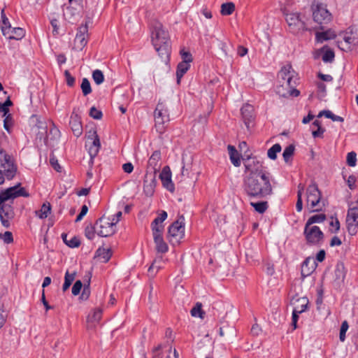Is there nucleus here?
I'll use <instances>...</instances> for the list:
<instances>
[{"mask_svg": "<svg viewBox=\"0 0 358 358\" xmlns=\"http://www.w3.org/2000/svg\"><path fill=\"white\" fill-rule=\"evenodd\" d=\"M243 188L250 197L265 198L273 194L271 175L263 171H252L244 180Z\"/></svg>", "mask_w": 358, "mask_h": 358, "instance_id": "1", "label": "nucleus"}, {"mask_svg": "<svg viewBox=\"0 0 358 358\" xmlns=\"http://www.w3.org/2000/svg\"><path fill=\"white\" fill-rule=\"evenodd\" d=\"M169 35L163 26L158 23L152 32V42L155 50L162 57H168L170 52Z\"/></svg>", "mask_w": 358, "mask_h": 358, "instance_id": "2", "label": "nucleus"}, {"mask_svg": "<svg viewBox=\"0 0 358 358\" xmlns=\"http://www.w3.org/2000/svg\"><path fill=\"white\" fill-rule=\"evenodd\" d=\"M6 140V135L2 134L0 137V185L4 182L3 172L7 179L10 180L15 176L17 171L10 156L6 154V151L1 148V144Z\"/></svg>", "mask_w": 358, "mask_h": 358, "instance_id": "3", "label": "nucleus"}, {"mask_svg": "<svg viewBox=\"0 0 358 358\" xmlns=\"http://www.w3.org/2000/svg\"><path fill=\"white\" fill-rule=\"evenodd\" d=\"M313 20L321 25L329 24L332 19L331 13L327 10V6L322 3H313L312 5Z\"/></svg>", "mask_w": 358, "mask_h": 358, "instance_id": "4", "label": "nucleus"}, {"mask_svg": "<svg viewBox=\"0 0 358 358\" xmlns=\"http://www.w3.org/2000/svg\"><path fill=\"white\" fill-rule=\"evenodd\" d=\"M279 82L281 83V90L287 86H296L297 76L290 64L284 66L278 75Z\"/></svg>", "mask_w": 358, "mask_h": 358, "instance_id": "5", "label": "nucleus"}, {"mask_svg": "<svg viewBox=\"0 0 358 358\" xmlns=\"http://www.w3.org/2000/svg\"><path fill=\"white\" fill-rule=\"evenodd\" d=\"M307 203L310 205L312 211L317 212L322 210V205L320 204L321 192L318 189L317 185L313 182L309 185L306 189Z\"/></svg>", "mask_w": 358, "mask_h": 358, "instance_id": "6", "label": "nucleus"}, {"mask_svg": "<svg viewBox=\"0 0 358 358\" xmlns=\"http://www.w3.org/2000/svg\"><path fill=\"white\" fill-rule=\"evenodd\" d=\"M184 217L182 216L178 220L169 226L168 238L173 245L179 243L185 236Z\"/></svg>", "mask_w": 358, "mask_h": 358, "instance_id": "7", "label": "nucleus"}, {"mask_svg": "<svg viewBox=\"0 0 358 358\" xmlns=\"http://www.w3.org/2000/svg\"><path fill=\"white\" fill-rule=\"evenodd\" d=\"M29 196V193L24 188L20 187V184H17L0 192V203H6L19 196L28 197Z\"/></svg>", "mask_w": 358, "mask_h": 358, "instance_id": "8", "label": "nucleus"}, {"mask_svg": "<svg viewBox=\"0 0 358 358\" xmlns=\"http://www.w3.org/2000/svg\"><path fill=\"white\" fill-rule=\"evenodd\" d=\"M357 206L350 208L346 216V227L350 236H355L358 231V201Z\"/></svg>", "mask_w": 358, "mask_h": 358, "instance_id": "9", "label": "nucleus"}, {"mask_svg": "<svg viewBox=\"0 0 358 358\" xmlns=\"http://www.w3.org/2000/svg\"><path fill=\"white\" fill-rule=\"evenodd\" d=\"M115 219L111 221L103 217L99 219L96 222V234L102 237H108L113 235L115 232Z\"/></svg>", "mask_w": 358, "mask_h": 358, "instance_id": "10", "label": "nucleus"}, {"mask_svg": "<svg viewBox=\"0 0 358 358\" xmlns=\"http://www.w3.org/2000/svg\"><path fill=\"white\" fill-rule=\"evenodd\" d=\"M308 243L311 245L319 244L324 238V234L317 226L305 225L303 232Z\"/></svg>", "mask_w": 358, "mask_h": 358, "instance_id": "11", "label": "nucleus"}, {"mask_svg": "<svg viewBox=\"0 0 358 358\" xmlns=\"http://www.w3.org/2000/svg\"><path fill=\"white\" fill-rule=\"evenodd\" d=\"M286 21L290 31L294 34H297L301 31L307 29L304 21L301 18V15L297 13L287 14Z\"/></svg>", "mask_w": 358, "mask_h": 358, "instance_id": "12", "label": "nucleus"}, {"mask_svg": "<svg viewBox=\"0 0 358 358\" xmlns=\"http://www.w3.org/2000/svg\"><path fill=\"white\" fill-rule=\"evenodd\" d=\"M13 210L10 204L0 203V220L4 227L8 228L10 227L9 220L13 217Z\"/></svg>", "mask_w": 358, "mask_h": 358, "instance_id": "13", "label": "nucleus"}, {"mask_svg": "<svg viewBox=\"0 0 358 358\" xmlns=\"http://www.w3.org/2000/svg\"><path fill=\"white\" fill-rule=\"evenodd\" d=\"M49 127V134H46V144L48 143L50 146L54 147L60 138V131L57 128L52 120L46 121V128Z\"/></svg>", "mask_w": 358, "mask_h": 358, "instance_id": "14", "label": "nucleus"}, {"mask_svg": "<svg viewBox=\"0 0 358 358\" xmlns=\"http://www.w3.org/2000/svg\"><path fill=\"white\" fill-rule=\"evenodd\" d=\"M88 27L87 24L78 27L75 38V43L77 48L83 49L87 43Z\"/></svg>", "mask_w": 358, "mask_h": 358, "instance_id": "15", "label": "nucleus"}, {"mask_svg": "<svg viewBox=\"0 0 358 358\" xmlns=\"http://www.w3.org/2000/svg\"><path fill=\"white\" fill-rule=\"evenodd\" d=\"M159 178L162 180L163 187L171 192L175 190V186L171 180V172L169 166L163 168L159 174Z\"/></svg>", "mask_w": 358, "mask_h": 358, "instance_id": "16", "label": "nucleus"}, {"mask_svg": "<svg viewBox=\"0 0 358 358\" xmlns=\"http://www.w3.org/2000/svg\"><path fill=\"white\" fill-rule=\"evenodd\" d=\"M85 146L87 148L88 152L90 156V162L92 164L93 160L97 155L101 147L99 138L96 132L94 133V138H92L91 141L87 143Z\"/></svg>", "mask_w": 358, "mask_h": 358, "instance_id": "17", "label": "nucleus"}, {"mask_svg": "<svg viewBox=\"0 0 358 358\" xmlns=\"http://www.w3.org/2000/svg\"><path fill=\"white\" fill-rule=\"evenodd\" d=\"M2 31L4 36L8 35L9 39L20 40L25 35V31L20 27L12 28L10 25L8 27H2Z\"/></svg>", "mask_w": 358, "mask_h": 358, "instance_id": "18", "label": "nucleus"}, {"mask_svg": "<svg viewBox=\"0 0 358 358\" xmlns=\"http://www.w3.org/2000/svg\"><path fill=\"white\" fill-rule=\"evenodd\" d=\"M346 275V271L343 262L337 263L334 270V282L336 286L343 283Z\"/></svg>", "mask_w": 358, "mask_h": 358, "instance_id": "19", "label": "nucleus"}, {"mask_svg": "<svg viewBox=\"0 0 358 358\" xmlns=\"http://www.w3.org/2000/svg\"><path fill=\"white\" fill-rule=\"evenodd\" d=\"M155 118L157 124H164L169 121L167 110L162 103H159L155 110Z\"/></svg>", "mask_w": 358, "mask_h": 358, "instance_id": "20", "label": "nucleus"}, {"mask_svg": "<svg viewBox=\"0 0 358 358\" xmlns=\"http://www.w3.org/2000/svg\"><path fill=\"white\" fill-rule=\"evenodd\" d=\"M155 185V172L146 173L144 178L143 189L147 195H152Z\"/></svg>", "mask_w": 358, "mask_h": 358, "instance_id": "21", "label": "nucleus"}, {"mask_svg": "<svg viewBox=\"0 0 358 358\" xmlns=\"http://www.w3.org/2000/svg\"><path fill=\"white\" fill-rule=\"evenodd\" d=\"M167 218V213L162 210L161 213L153 220L151 224L152 232H163L164 225L162 222Z\"/></svg>", "mask_w": 358, "mask_h": 358, "instance_id": "22", "label": "nucleus"}, {"mask_svg": "<svg viewBox=\"0 0 358 358\" xmlns=\"http://www.w3.org/2000/svg\"><path fill=\"white\" fill-rule=\"evenodd\" d=\"M69 125L76 137H79L83 133V127L78 115H72L70 117Z\"/></svg>", "mask_w": 358, "mask_h": 358, "instance_id": "23", "label": "nucleus"}, {"mask_svg": "<svg viewBox=\"0 0 358 358\" xmlns=\"http://www.w3.org/2000/svg\"><path fill=\"white\" fill-rule=\"evenodd\" d=\"M241 115L243 116L244 123H245V126L248 128H249L250 124L252 122V121L253 120V117H254L253 107L250 104H245L241 108Z\"/></svg>", "mask_w": 358, "mask_h": 358, "instance_id": "24", "label": "nucleus"}, {"mask_svg": "<svg viewBox=\"0 0 358 358\" xmlns=\"http://www.w3.org/2000/svg\"><path fill=\"white\" fill-rule=\"evenodd\" d=\"M162 234V232H152L157 251L159 253H165L168 251L169 247L164 241Z\"/></svg>", "mask_w": 358, "mask_h": 358, "instance_id": "25", "label": "nucleus"}, {"mask_svg": "<svg viewBox=\"0 0 358 358\" xmlns=\"http://www.w3.org/2000/svg\"><path fill=\"white\" fill-rule=\"evenodd\" d=\"M317 263L313 258H306L301 266V274L303 276L309 275L316 268Z\"/></svg>", "mask_w": 358, "mask_h": 358, "instance_id": "26", "label": "nucleus"}, {"mask_svg": "<svg viewBox=\"0 0 358 358\" xmlns=\"http://www.w3.org/2000/svg\"><path fill=\"white\" fill-rule=\"evenodd\" d=\"M296 86H287L284 90H281V87H276V93L280 96L283 97H287L288 96H298L300 94V92L295 89Z\"/></svg>", "mask_w": 358, "mask_h": 358, "instance_id": "27", "label": "nucleus"}, {"mask_svg": "<svg viewBox=\"0 0 358 358\" xmlns=\"http://www.w3.org/2000/svg\"><path fill=\"white\" fill-rule=\"evenodd\" d=\"M190 64L186 63V62H181L178 64L177 70H176V78H177V83L179 85L180 83L181 78L182 76L187 73V71L189 69Z\"/></svg>", "mask_w": 358, "mask_h": 358, "instance_id": "28", "label": "nucleus"}, {"mask_svg": "<svg viewBox=\"0 0 358 358\" xmlns=\"http://www.w3.org/2000/svg\"><path fill=\"white\" fill-rule=\"evenodd\" d=\"M228 150L231 163L236 167L239 166L241 165V160L239 154L236 148L233 145H229Z\"/></svg>", "mask_w": 358, "mask_h": 358, "instance_id": "29", "label": "nucleus"}, {"mask_svg": "<svg viewBox=\"0 0 358 358\" xmlns=\"http://www.w3.org/2000/svg\"><path fill=\"white\" fill-rule=\"evenodd\" d=\"M315 36L317 42L322 43L324 41L334 38L336 34L331 29H329L326 31L317 32Z\"/></svg>", "mask_w": 358, "mask_h": 358, "instance_id": "30", "label": "nucleus"}, {"mask_svg": "<svg viewBox=\"0 0 358 358\" xmlns=\"http://www.w3.org/2000/svg\"><path fill=\"white\" fill-rule=\"evenodd\" d=\"M112 256L110 249L99 248L96 252V257L102 262H107Z\"/></svg>", "mask_w": 358, "mask_h": 358, "instance_id": "31", "label": "nucleus"}, {"mask_svg": "<svg viewBox=\"0 0 358 358\" xmlns=\"http://www.w3.org/2000/svg\"><path fill=\"white\" fill-rule=\"evenodd\" d=\"M67 237H68L67 234H62V240L66 245H68L69 247L72 248H77L80 245V242L76 236L71 237L70 240H68Z\"/></svg>", "mask_w": 358, "mask_h": 358, "instance_id": "32", "label": "nucleus"}, {"mask_svg": "<svg viewBox=\"0 0 358 358\" xmlns=\"http://www.w3.org/2000/svg\"><path fill=\"white\" fill-rule=\"evenodd\" d=\"M322 116H325L327 118H329L334 122H343V118L338 115H334L331 111L329 110H322L319 113L317 117H321Z\"/></svg>", "mask_w": 358, "mask_h": 358, "instance_id": "33", "label": "nucleus"}, {"mask_svg": "<svg viewBox=\"0 0 358 358\" xmlns=\"http://www.w3.org/2000/svg\"><path fill=\"white\" fill-rule=\"evenodd\" d=\"M250 205L255 208V211L262 214L268 208V203L267 201H259V202H250Z\"/></svg>", "mask_w": 358, "mask_h": 358, "instance_id": "34", "label": "nucleus"}, {"mask_svg": "<svg viewBox=\"0 0 358 358\" xmlns=\"http://www.w3.org/2000/svg\"><path fill=\"white\" fill-rule=\"evenodd\" d=\"M297 301L299 302V305L296 306L294 308V310L299 314H301L306 310L308 304V300L306 298L303 297L297 299Z\"/></svg>", "mask_w": 358, "mask_h": 358, "instance_id": "35", "label": "nucleus"}, {"mask_svg": "<svg viewBox=\"0 0 358 358\" xmlns=\"http://www.w3.org/2000/svg\"><path fill=\"white\" fill-rule=\"evenodd\" d=\"M235 10V5L232 2L222 3L221 6V13L223 15H229Z\"/></svg>", "mask_w": 358, "mask_h": 358, "instance_id": "36", "label": "nucleus"}, {"mask_svg": "<svg viewBox=\"0 0 358 358\" xmlns=\"http://www.w3.org/2000/svg\"><path fill=\"white\" fill-rule=\"evenodd\" d=\"M326 220L324 214H317L310 217L306 223L307 226H312L314 223H321Z\"/></svg>", "mask_w": 358, "mask_h": 358, "instance_id": "37", "label": "nucleus"}, {"mask_svg": "<svg viewBox=\"0 0 358 358\" xmlns=\"http://www.w3.org/2000/svg\"><path fill=\"white\" fill-rule=\"evenodd\" d=\"M281 151V146L278 143L274 144L271 148L268 150L267 155L268 157L272 160H275L277 158V154Z\"/></svg>", "mask_w": 358, "mask_h": 358, "instance_id": "38", "label": "nucleus"}, {"mask_svg": "<svg viewBox=\"0 0 358 358\" xmlns=\"http://www.w3.org/2000/svg\"><path fill=\"white\" fill-rule=\"evenodd\" d=\"M75 275V273H69V271L66 272L64 277V282L62 286V289L64 292L66 291L69 288L70 285L74 280Z\"/></svg>", "mask_w": 358, "mask_h": 358, "instance_id": "39", "label": "nucleus"}, {"mask_svg": "<svg viewBox=\"0 0 358 358\" xmlns=\"http://www.w3.org/2000/svg\"><path fill=\"white\" fill-rule=\"evenodd\" d=\"M92 78L96 85H101L104 81L103 72L99 69H96L92 72Z\"/></svg>", "mask_w": 358, "mask_h": 358, "instance_id": "40", "label": "nucleus"}, {"mask_svg": "<svg viewBox=\"0 0 358 358\" xmlns=\"http://www.w3.org/2000/svg\"><path fill=\"white\" fill-rule=\"evenodd\" d=\"M80 87L84 96H87L92 92L90 83L86 78L83 79Z\"/></svg>", "mask_w": 358, "mask_h": 358, "instance_id": "41", "label": "nucleus"}, {"mask_svg": "<svg viewBox=\"0 0 358 358\" xmlns=\"http://www.w3.org/2000/svg\"><path fill=\"white\" fill-rule=\"evenodd\" d=\"M13 125V119L12 115L10 113L4 117L3 127L8 132H11V127Z\"/></svg>", "mask_w": 358, "mask_h": 358, "instance_id": "42", "label": "nucleus"}, {"mask_svg": "<svg viewBox=\"0 0 358 358\" xmlns=\"http://www.w3.org/2000/svg\"><path fill=\"white\" fill-rule=\"evenodd\" d=\"M85 236L89 240H93L94 238L95 237V234L96 233V224H94V226H92V225L87 226L85 228Z\"/></svg>", "mask_w": 358, "mask_h": 358, "instance_id": "43", "label": "nucleus"}, {"mask_svg": "<svg viewBox=\"0 0 358 358\" xmlns=\"http://www.w3.org/2000/svg\"><path fill=\"white\" fill-rule=\"evenodd\" d=\"M294 147L292 145H289L285 148L283 151L282 157L284 160L287 162L292 156L294 155Z\"/></svg>", "mask_w": 358, "mask_h": 358, "instance_id": "44", "label": "nucleus"}, {"mask_svg": "<svg viewBox=\"0 0 358 358\" xmlns=\"http://www.w3.org/2000/svg\"><path fill=\"white\" fill-rule=\"evenodd\" d=\"M201 303H196V306L190 311L192 317H203L204 313L201 310Z\"/></svg>", "mask_w": 358, "mask_h": 358, "instance_id": "45", "label": "nucleus"}, {"mask_svg": "<svg viewBox=\"0 0 358 358\" xmlns=\"http://www.w3.org/2000/svg\"><path fill=\"white\" fill-rule=\"evenodd\" d=\"M50 164L51 166L57 171V172H62V167L60 166V164L58 162V159L55 156L53 153L50 154Z\"/></svg>", "mask_w": 358, "mask_h": 358, "instance_id": "46", "label": "nucleus"}, {"mask_svg": "<svg viewBox=\"0 0 358 358\" xmlns=\"http://www.w3.org/2000/svg\"><path fill=\"white\" fill-rule=\"evenodd\" d=\"M334 52L329 48L324 51V55L322 56V60L324 62H332L334 59Z\"/></svg>", "mask_w": 358, "mask_h": 358, "instance_id": "47", "label": "nucleus"}, {"mask_svg": "<svg viewBox=\"0 0 358 358\" xmlns=\"http://www.w3.org/2000/svg\"><path fill=\"white\" fill-rule=\"evenodd\" d=\"M161 158V153L159 151H155L148 160L150 166H155Z\"/></svg>", "mask_w": 358, "mask_h": 358, "instance_id": "48", "label": "nucleus"}, {"mask_svg": "<svg viewBox=\"0 0 358 358\" xmlns=\"http://www.w3.org/2000/svg\"><path fill=\"white\" fill-rule=\"evenodd\" d=\"M349 328L348 323L346 320L343 321L341 324L339 334V339L341 342H344L345 340V334Z\"/></svg>", "mask_w": 358, "mask_h": 358, "instance_id": "49", "label": "nucleus"}, {"mask_svg": "<svg viewBox=\"0 0 358 358\" xmlns=\"http://www.w3.org/2000/svg\"><path fill=\"white\" fill-rule=\"evenodd\" d=\"M357 162V154L355 152H348L347 155V164L349 166H355Z\"/></svg>", "mask_w": 358, "mask_h": 358, "instance_id": "50", "label": "nucleus"}, {"mask_svg": "<svg viewBox=\"0 0 358 358\" xmlns=\"http://www.w3.org/2000/svg\"><path fill=\"white\" fill-rule=\"evenodd\" d=\"M101 309H95L93 313L88 316V320L90 322H99L101 317Z\"/></svg>", "mask_w": 358, "mask_h": 358, "instance_id": "51", "label": "nucleus"}, {"mask_svg": "<svg viewBox=\"0 0 358 358\" xmlns=\"http://www.w3.org/2000/svg\"><path fill=\"white\" fill-rule=\"evenodd\" d=\"M90 115L95 120H100L102 117V112L93 106L90 108Z\"/></svg>", "mask_w": 358, "mask_h": 358, "instance_id": "52", "label": "nucleus"}, {"mask_svg": "<svg viewBox=\"0 0 358 358\" xmlns=\"http://www.w3.org/2000/svg\"><path fill=\"white\" fill-rule=\"evenodd\" d=\"M0 238L3 239L5 243H10L13 241V234L10 231H6L4 234L0 233Z\"/></svg>", "mask_w": 358, "mask_h": 358, "instance_id": "53", "label": "nucleus"}, {"mask_svg": "<svg viewBox=\"0 0 358 358\" xmlns=\"http://www.w3.org/2000/svg\"><path fill=\"white\" fill-rule=\"evenodd\" d=\"M64 76L66 78V84L69 87H73L75 84V78L72 76L68 70L64 71Z\"/></svg>", "mask_w": 358, "mask_h": 358, "instance_id": "54", "label": "nucleus"}, {"mask_svg": "<svg viewBox=\"0 0 358 358\" xmlns=\"http://www.w3.org/2000/svg\"><path fill=\"white\" fill-rule=\"evenodd\" d=\"M181 57L182 59V62H186V63H188L190 64V62H192V56L189 52H187L185 50L180 51Z\"/></svg>", "mask_w": 358, "mask_h": 358, "instance_id": "55", "label": "nucleus"}, {"mask_svg": "<svg viewBox=\"0 0 358 358\" xmlns=\"http://www.w3.org/2000/svg\"><path fill=\"white\" fill-rule=\"evenodd\" d=\"M8 313L6 310L2 307L0 308V329L2 328L6 321Z\"/></svg>", "mask_w": 358, "mask_h": 358, "instance_id": "56", "label": "nucleus"}, {"mask_svg": "<svg viewBox=\"0 0 358 358\" xmlns=\"http://www.w3.org/2000/svg\"><path fill=\"white\" fill-rule=\"evenodd\" d=\"M82 287V282L80 280H77L72 287V294L75 296L78 295L80 293Z\"/></svg>", "mask_w": 358, "mask_h": 358, "instance_id": "57", "label": "nucleus"}, {"mask_svg": "<svg viewBox=\"0 0 358 358\" xmlns=\"http://www.w3.org/2000/svg\"><path fill=\"white\" fill-rule=\"evenodd\" d=\"M296 208L298 212H301L303 208L301 190H299L297 192V201L296 203Z\"/></svg>", "mask_w": 358, "mask_h": 358, "instance_id": "58", "label": "nucleus"}, {"mask_svg": "<svg viewBox=\"0 0 358 358\" xmlns=\"http://www.w3.org/2000/svg\"><path fill=\"white\" fill-rule=\"evenodd\" d=\"M34 215L39 219L45 218V203L41 205V209L34 211Z\"/></svg>", "mask_w": 358, "mask_h": 358, "instance_id": "59", "label": "nucleus"}, {"mask_svg": "<svg viewBox=\"0 0 358 358\" xmlns=\"http://www.w3.org/2000/svg\"><path fill=\"white\" fill-rule=\"evenodd\" d=\"M42 134H37L36 138V143L38 147L42 148L43 145H45V138H43Z\"/></svg>", "mask_w": 358, "mask_h": 358, "instance_id": "60", "label": "nucleus"}, {"mask_svg": "<svg viewBox=\"0 0 358 358\" xmlns=\"http://www.w3.org/2000/svg\"><path fill=\"white\" fill-rule=\"evenodd\" d=\"M356 182V177L355 176H350L347 180V183L350 189H355V184Z\"/></svg>", "mask_w": 358, "mask_h": 358, "instance_id": "61", "label": "nucleus"}, {"mask_svg": "<svg viewBox=\"0 0 358 358\" xmlns=\"http://www.w3.org/2000/svg\"><path fill=\"white\" fill-rule=\"evenodd\" d=\"M324 131V129H323L322 127H319L317 130L313 131L312 135L314 138L322 137Z\"/></svg>", "mask_w": 358, "mask_h": 358, "instance_id": "62", "label": "nucleus"}, {"mask_svg": "<svg viewBox=\"0 0 358 358\" xmlns=\"http://www.w3.org/2000/svg\"><path fill=\"white\" fill-rule=\"evenodd\" d=\"M50 24L53 28L52 33L54 35H57L59 34L58 32V26H59V22L56 19L51 20Z\"/></svg>", "mask_w": 358, "mask_h": 358, "instance_id": "63", "label": "nucleus"}, {"mask_svg": "<svg viewBox=\"0 0 358 358\" xmlns=\"http://www.w3.org/2000/svg\"><path fill=\"white\" fill-rule=\"evenodd\" d=\"M122 169L125 173H130L134 170V166L131 163H125L122 166Z\"/></svg>", "mask_w": 358, "mask_h": 358, "instance_id": "64", "label": "nucleus"}]
</instances>
